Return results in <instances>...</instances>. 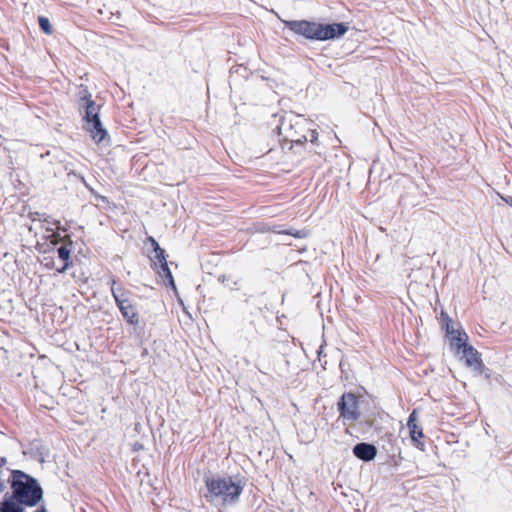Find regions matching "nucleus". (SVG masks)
Listing matches in <instances>:
<instances>
[{
	"instance_id": "f257e3e1",
	"label": "nucleus",
	"mask_w": 512,
	"mask_h": 512,
	"mask_svg": "<svg viewBox=\"0 0 512 512\" xmlns=\"http://www.w3.org/2000/svg\"><path fill=\"white\" fill-rule=\"evenodd\" d=\"M207 502L215 506H227L238 502L244 489V483L238 477L207 476L205 477Z\"/></svg>"
},
{
	"instance_id": "f03ea898",
	"label": "nucleus",
	"mask_w": 512,
	"mask_h": 512,
	"mask_svg": "<svg viewBox=\"0 0 512 512\" xmlns=\"http://www.w3.org/2000/svg\"><path fill=\"white\" fill-rule=\"evenodd\" d=\"M11 488L13 499L21 505L33 507L43 496L37 480L20 470L12 471Z\"/></svg>"
},
{
	"instance_id": "7ed1b4c3",
	"label": "nucleus",
	"mask_w": 512,
	"mask_h": 512,
	"mask_svg": "<svg viewBox=\"0 0 512 512\" xmlns=\"http://www.w3.org/2000/svg\"><path fill=\"white\" fill-rule=\"evenodd\" d=\"M81 102L85 108L84 119L87 124V130L90 132L92 139L95 142L103 141L107 136V131L99 118L100 106L96 105L87 91H85V95L81 97Z\"/></svg>"
},
{
	"instance_id": "20e7f679",
	"label": "nucleus",
	"mask_w": 512,
	"mask_h": 512,
	"mask_svg": "<svg viewBox=\"0 0 512 512\" xmlns=\"http://www.w3.org/2000/svg\"><path fill=\"white\" fill-rule=\"evenodd\" d=\"M307 126V120L300 115L289 114L282 118L278 125V133L292 144H302L301 134Z\"/></svg>"
},
{
	"instance_id": "39448f33",
	"label": "nucleus",
	"mask_w": 512,
	"mask_h": 512,
	"mask_svg": "<svg viewBox=\"0 0 512 512\" xmlns=\"http://www.w3.org/2000/svg\"><path fill=\"white\" fill-rule=\"evenodd\" d=\"M111 292L115 302L126 321L131 325H137L139 323V315L135 307L130 303L128 299L124 297L122 289H116L115 280H112Z\"/></svg>"
},
{
	"instance_id": "423d86ee",
	"label": "nucleus",
	"mask_w": 512,
	"mask_h": 512,
	"mask_svg": "<svg viewBox=\"0 0 512 512\" xmlns=\"http://www.w3.org/2000/svg\"><path fill=\"white\" fill-rule=\"evenodd\" d=\"M340 416L346 421H356L360 417L358 398L353 393H345L338 402Z\"/></svg>"
},
{
	"instance_id": "0eeeda50",
	"label": "nucleus",
	"mask_w": 512,
	"mask_h": 512,
	"mask_svg": "<svg viewBox=\"0 0 512 512\" xmlns=\"http://www.w3.org/2000/svg\"><path fill=\"white\" fill-rule=\"evenodd\" d=\"M285 26L289 28L296 34H299L307 39L311 40H319V29L320 24L315 22H310L307 20L300 21H283Z\"/></svg>"
},
{
	"instance_id": "6e6552de",
	"label": "nucleus",
	"mask_w": 512,
	"mask_h": 512,
	"mask_svg": "<svg viewBox=\"0 0 512 512\" xmlns=\"http://www.w3.org/2000/svg\"><path fill=\"white\" fill-rule=\"evenodd\" d=\"M148 241L151 243L154 249L155 255L151 258V260L155 266L159 265V275L168 279L169 284L175 288L172 273L167 264L165 251L159 246L158 242L153 237H149Z\"/></svg>"
},
{
	"instance_id": "1a4fd4ad",
	"label": "nucleus",
	"mask_w": 512,
	"mask_h": 512,
	"mask_svg": "<svg viewBox=\"0 0 512 512\" xmlns=\"http://www.w3.org/2000/svg\"><path fill=\"white\" fill-rule=\"evenodd\" d=\"M442 318L445 322L446 333L450 340V345L453 349L456 350V353H460V350L465 347L467 344L468 336L467 334L460 330L454 329L452 325V320L449 316L442 312Z\"/></svg>"
},
{
	"instance_id": "9d476101",
	"label": "nucleus",
	"mask_w": 512,
	"mask_h": 512,
	"mask_svg": "<svg viewBox=\"0 0 512 512\" xmlns=\"http://www.w3.org/2000/svg\"><path fill=\"white\" fill-rule=\"evenodd\" d=\"M348 31V26L344 23L320 24L319 41L335 39L343 36Z\"/></svg>"
},
{
	"instance_id": "9b49d317",
	"label": "nucleus",
	"mask_w": 512,
	"mask_h": 512,
	"mask_svg": "<svg viewBox=\"0 0 512 512\" xmlns=\"http://www.w3.org/2000/svg\"><path fill=\"white\" fill-rule=\"evenodd\" d=\"M418 421V413L416 410H413L411 414L409 415L408 421H407V427L409 429V434L411 441L413 444L421 449L424 450V443L421 441L423 438V431L422 428L417 424Z\"/></svg>"
},
{
	"instance_id": "f8f14e48",
	"label": "nucleus",
	"mask_w": 512,
	"mask_h": 512,
	"mask_svg": "<svg viewBox=\"0 0 512 512\" xmlns=\"http://www.w3.org/2000/svg\"><path fill=\"white\" fill-rule=\"evenodd\" d=\"M460 351H462L465 364L468 367L473 368L479 374L483 372V362L481 360L480 354L474 347L465 345V347H463Z\"/></svg>"
},
{
	"instance_id": "ddd939ff",
	"label": "nucleus",
	"mask_w": 512,
	"mask_h": 512,
	"mask_svg": "<svg viewBox=\"0 0 512 512\" xmlns=\"http://www.w3.org/2000/svg\"><path fill=\"white\" fill-rule=\"evenodd\" d=\"M354 455L363 460V461H371L377 455V449L374 445L368 443H359L353 448Z\"/></svg>"
},
{
	"instance_id": "4468645a",
	"label": "nucleus",
	"mask_w": 512,
	"mask_h": 512,
	"mask_svg": "<svg viewBox=\"0 0 512 512\" xmlns=\"http://www.w3.org/2000/svg\"><path fill=\"white\" fill-rule=\"evenodd\" d=\"M71 245H72V242H71V240H69L68 244H64L57 249V254H58L59 259H61L64 262L61 267L56 268V271L58 273L66 272V270L71 265V252H72Z\"/></svg>"
},
{
	"instance_id": "2eb2a0df",
	"label": "nucleus",
	"mask_w": 512,
	"mask_h": 512,
	"mask_svg": "<svg viewBox=\"0 0 512 512\" xmlns=\"http://www.w3.org/2000/svg\"><path fill=\"white\" fill-rule=\"evenodd\" d=\"M267 231H272V232L278 233V234H287V235L293 236L295 238H305L307 236V231H305V230H296V229L281 230V229H279V226L269 227L267 229Z\"/></svg>"
},
{
	"instance_id": "dca6fc26",
	"label": "nucleus",
	"mask_w": 512,
	"mask_h": 512,
	"mask_svg": "<svg viewBox=\"0 0 512 512\" xmlns=\"http://www.w3.org/2000/svg\"><path fill=\"white\" fill-rule=\"evenodd\" d=\"M1 512H23V508L17 501L6 500L2 504Z\"/></svg>"
},
{
	"instance_id": "f3484780",
	"label": "nucleus",
	"mask_w": 512,
	"mask_h": 512,
	"mask_svg": "<svg viewBox=\"0 0 512 512\" xmlns=\"http://www.w3.org/2000/svg\"><path fill=\"white\" fill-rule=\"evenodd\" d=\"M301 138H302V144L304 142H308V141L311 143H315V141L318 139V133L315 130L310 129L307 126H305V130H304L303 134H301Z\"/></svg>"
},
{
	"instance_id": "a211bd4d",
	"label": "nucleus",
	"mask_w": 512,
	"mask_h": 512,
	"mask_svg": "<svg viewBox=\"0 0 512 512\" xmlns=\"http://www.w3.org/2000/svg\"><path fill=\"white\" fill-rule=\"evenodd\" d=\"M39 26L46 34H51V24L48 18L43 16L39 17Z\"/></svg>"
},
{
	"instance_id": "6ab92c4d",
	"label": "nucleus",
	"mask_w": 512,
	"mask_h": 512,
	"mask_svg": "<svg viewBox=\"0 0 512 512\" xmlns=\"http://www.w3.org/2000/svg\"><path fill=\"white\" fill-rule=\"evenodd\" d=\"M46 238L53 244L57 245L62 239L59 234L52 232L50 235H47Z\"/></svg>"
},
{
	"instance_id": "aec40b11",
	"label": "nucleus",
	"mask_w": 512,
	"mask_h": 512,
	"mask_svg": "<svg viewBox=\"0 0 512 512\" xmlns=\"http://www.w3.org/2000/svg\"><path fill=\"white\" fill-rule=\"evenodd\" d=\"M42 264L47 268V269H56V265H55V262L52 258H48V257H44V259L42 260Z\"/></svg>"
},
{
	"instance_id": "412c9836",
	"label": "nucleus",
	"mask_w": 512,
	"mask_h": 512,
	"mask_svg": "<svg viewBox=\"0 0 512 512\" xmlns=\"http://www.w3.org/2000/svg\"><path fill=\"white\" fill-rule=\"evenodd\" d=\"M90 193L95 197L96 200H100L102 202H108V200L105 196L99 195L98 193H96V191L93 188L90 190Z\"/></svg>"
},
{
	"instance_id": "4be33fe9",
	"label": "nucleus",
	"mask_w": 512,
	"mask_h": 512,
	"mask_svg": "<svg viewBox=\"0 0 512 512\" xmlns=\"http://www.w3.org/2000/svg\"><path fill=\"white\" fill-rule=\"evenodd\" d=\"M90 193L95 197L96 200H100L102 202H108V200L105 196L99 195L98 193H96V191L93 188L90 190Z\"/></svg>"
},
{
	"instance_id": "5701e85b",
	"label": "nucleus",
	"mask_w": 512,
	"mask_h": 512,
	"mask_svg": "<svg viewBox=\"0 0 512 512\" xmlns=\"http://www.w3.org/2000/svg\"><path fill=\"white\" fill-rule=\"evenodd\" d=\"M502 199L510 206H512V197L511 196H508V197H502Z\"/></svg>"
},
{
	"instance_id": "b1692460",
	"label": "nucleus",
	"mask_w": 512,
	"mask_h": 512,
	"mask_svg": "<svg viewBox=\"0 0 512 512\" xmlns=\"http://www.w3.org/2000/svg\"><path fill=\"white\" fill-rule=\"evenodd\" d=\"M6 464V459L0 457V467H3Z\"/></svg>"
},
{
	"instance_id": "393cba45",
	"label": "nucleus",
	"mask_w": 512,
	"mask_h": 512,
	"mask_svg": "<svg viewBox=\"0 0 512 512\" xmlns=\"http://www.w3.org/2000/svg\"><path fill=\"white\" fill-rule=\"evenodd\" d=\"M34 512H47L44 507H41L39 509H36Z\"/></svg>"
},
{
	"instance_id": "a878e982",
	"label": "nucleus",
	"mask_w": 512,
	"mask_h": 512,
	"mask_svg": "<svg viewBox=\"0 0 512 512\" xmlns=\"http://www.w3.org/2000/svg\"><path fill=\"white\" fill-rule=\"evenodd\" d=\"M83 182H84L85 186L87 187V189L90 191V190L92 189V187H90V186L85 182V180H83Z\"/></svg>"
},
{
	"instance_id": "bb28decb",
	"label": "nucleus",
	"mask_w": 512,
	"mask_h": 512,
	"mask_svg": "<svg viewBox=\"0 0 512 512\" xmlns=\"http://www.w3.org/2000/svg\"><path fill=\"white\" fill-rule=\"evenodd\" d=\"M219 280H220V281H222V282H224V281H225V276H221V277H219Z\"/></svg>"
},
{
	"instance_id": "cd10ccee",
	"label": "nucleus",
	"mask_w": 512,
	"mask_h": 512,
	"mask_svg": "<svg viewBox=\"0 0 512 512\" xmlns=\"http://www.w3.org/2000/svg\"><path fill=\"white\" fill-rule=\"evenodd\" d=\"M134 448L137 449V448H141V445H134Z\"/></svg>"
},
{
	"instance_id": "c85d7f7f",
	"label": "nucleus",
	"mask_w": 512,
	"mask_h": 512,
	"mask_svg": "<svg viewBox=\"0 0 512 512\" xmlns=\"http://www.w3.org/2000/svg\"><path fill=\"white\" fill-rule=\"evenodd\" d=\"M134 448L137 449V448H141V445H134Z\"/></svg>"
},
{
	"instance_id": "c756f323",
	"label": "nucleus",
	"mask_w": 512,
	"mask_h": 512,
	"mask_svg": "<svg viewBox=\"0 0 512 512\" xmlns=\"http://www.w3.org/2000/svg\"><path fill=\"white\" fill-rule=\"evenodd\" d=\"M134 448L137 449V448H141V445H134Z\"/></svg>"
}]
</instances>
